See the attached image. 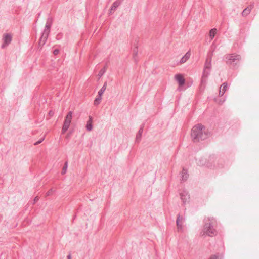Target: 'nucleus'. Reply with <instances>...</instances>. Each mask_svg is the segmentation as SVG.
<instances>
[{
  "label": "nucleus",
  "instance_id": "a211bd4d",
  "mask_svg": "<svg viewBox=\"0 0 259 259\" xmlns=\"http://www.w3.org/2000/svg\"><path fill=\"white\" fill-rule=\"evenodd\" d=\"M119 5H120V2L119 1H117L115 2L113 4V5H112V7L111 8L110 13H111L112 11H114L117 7H118L119 6Z\"/></svg>",
  "mask_w": 259,
  "mask_h": 259
},
{
  "label": "nucleus",
  "instance_id": "4be33fe9",
  "mask_svg": "<svg viewBox=\"0 0 259 259\" xmlns=\"http://www.w3.org/2000/svg\"><path fill=\"white\" fill-rule=\"evenodd\" d=\"M250 10H251L250 8L245 9L242 12L243 15H247L248 14H249L250 13Z\"/></svg>",
  "mask_w": 259,
  "mask_h": 259
},
{
  "label": "nucleus",
  "instance_id": "dca6fc26",
  "mask_svg": "<svg viewBox=\"0 0 259 259\" xmlns=\"http://www.w3.org/2000/svg\"><path fill=\"white\" fill-rule=\"evenodd\" d=\"M217 32V29L216 28L211 29L209 31V36L211 40L213 39L215 37Z\"/></svg>",
  "mask_w": 259,
  "mask_h": 259
},
{
  "label": "nucleus",
  "instance_id": "9d476101",
  "mask_svg": "<svg viewBox=\"0 0 259 259\" xmlns=\"http://www.w3.org/2000/svg\"><path fill=\"white\" fill-rule=\"evenodd\" d=\"M228 85L226 82H224L222 84V85L221 86L220 88L219 91V96H222L225 92H226L227 88Z\"/></svg>",
  "mask_w": 259,
  "mask_h": 259
},
{
  "label": "nucleus",
  "instance_id": "5701e85b",
  "mask_svg": "<svg viewBox=\"0 0 259 259\" xmlns=\"http://www.w3.org/2000/svg\"><path fill=\"white\" fill-rule=\"evenodd\" d=\"M206 81H207V77L204 76H202V78H201V84H205L206 83Z\"/></svg>",
  "mask_w": 259,
  "mask_h": 259
},
{
  "label": "nucleus",
  "instance_id": "9b49d317",
  "mask_svg": "<svg viewBox=\"0 0 259 259\" xmlns=\"http://www.w3.org/2000/svg\"><path fill=\"white\" fill-rule=\"evenodd\" d=\"M180 195L181 198L184 203H185L189 199V196L188 195V193L186 191H184L181 193Z\"/></svg>",
  "mask_w": 259,
  "mask_h": 259
},
{
  "label": "nucleus",
  "instance_id": "f8f14e48",
  "mask_svg": "<svg viewBox=\"0 0 259 259\" xmlns=\"http://www.w3.org/2000/svg\"><path fill=\"white\" fill-rule=\"evenodd\" d=\"M191 56L190 51L187 52L185 55L181 58L180 63L181 64L185 63L188 60Z\"/></svg>",
  "mask_w": 259,
  "mask_h": 259
},
{
  "label": "nucleus",
  "instance_id": "f257e3e1",
  "mask_svg": "<svg viewBox=\"0 0 259 259\" xmlns=\"http://www.w3.org/2000/svg\"><path fill=\"white\" fill-rule=\"evenodd\" d=\"M191 137L194 142L206 139L209 136V133L205 127L201 124H198L192 129Z\"/></svg>",
  "mask_w": 259,
  "mask_h": 259
},
{
  "label": "nucleus",
  "instance_id": "0eeeda50",
  "mask_svg": "<svg viewBox=\"0 0 259 259\" xmlns=\"http://www.w3.org/2000/svg\"><path fill=\"white\" fill-rule=\"evenodd\" d=\"M4 44L2 47L4 48L9 44L12 40V35L10 34H5L3 36Z\"/></svg>",
  "mask_w": 259,
  "mask_h": 259
},
{
  "label": "nucleus",
  "instance_id": "6ab92c4d",
  "mask_svg": "<svg viewBox=\"0 0 259 259\" xmlns=\"http://www.w3.org/2000/svg\"><path fill=\"white\" fill-rule=\"evenodd\" d=\"M107 68L106 66H104V67L102 69H101V70L99 71V73L98 74L99 78L101 77L104 74Z\"/></svg>",
  "mask_w": 259,
  "mask_h": 259
},
{
  "label": "nucleus",
  "instance_id": "c85d7f7f",
  "mask_svg": "<svg viewBox=\"0 0 259 259\" xmlns=\"http://www.w3.org/2000/svg\"><path fill=\"white\" fill-rule=\"evenodd\" d=\"M53 112L52 111H50L49 112V114L50 116H52L53 115Z\"/></svg>",
  "mask_w": 259,
  "mask_h": 259
},
{
  "label": "nucleus",
  "instance_id": "423d86ee",
  "mask_svg": "<svg viewBox=\"0 0 259 259\" xmlns=\"http://www.w3.org/2000/svg\"><path fill=\"white\" fill-rule=\"evenodd\" d=\"M47 29L44 30V33L42 34L40 40H39V45L41 46L44 45L48 38V36L49 33V28L47 26Z\"/></svg>",
  "mask_w": 259,
  "mask_h": 259
},
{
  "label": "nucleus",
  "instance_id": "f03ea898",
  "mask_svg": "<svg viewBox=\"0 0 259 259\" xmlns=\"http://www.w3.org/2000/svg\"><path fill=\"white\" fill-rule=\"evenodd\" d=\"M204 227L202 235H206L213 237L217 234V231L215 228L216 221L213 217H207L204 219Z\"/></svg>",
  "mask_w": 259,
  "mask_h": 259
},
{
  "label": "nucleus",
  "instance_id": "393cba45",
  "mask_svg": "<svg viewBox=\"0 0 259 259\" xmlns=\"http://www.w3.org/2000/svg\"><path fill=\"white\" fill-rule=\"evenodd\" d=\"M221 256L218 255H212L210 259H221Z\"/></svg>",
  "mask_w": 259,
  "mask_h": 259
},
{
  "label": "nucleus",
  "instance_id": "20e7f679",
  "mask_svg": "<svg viewBox=\"0 0 259 259\" xmlns=\"http://www.w3.org/2000/svg\"><path fill=\"white\" fill-rule=\"evenodd\" d=\"M175 80L178 82L179 84L178 90L182 91L185 90L187 88L190 87L191 84H188L186 88H183V86L185 83V79L184 77L181 74H177L175 76Z\"/></svg>",
  "mask_w": 259,
  "mask_h": 259
},
{
  "label": "nucleus",
  "instance_id": "39448f33",
  "mask_svg": "<svg viewBox=\"0 0 259 259\" xmlns=\"http://www.w3.org/2000/svg\"><path fill=\"white\" fill-rule=\"evenodd\" d=\"M226 58L229 60L232 61V62H230V63H235V64H237L239 63L238 61L241 59V57L238 55L229 54L227 55Z\"/></svg>",
  "mask_w": 259,
  "mask_h": 259
},
{
  "label": "nucleus",
  "instance_id": "7ed1b4c3",
  "mask_svg": "<svg viewBox=\"0 0 259 259\" xmlns=\"http://www.w3.org/2000/svg\"><path fill=\"white\" fill-rule=\"evenodd\" d=\"M72 118V112L69 111L65 117L62 128V134H64L69 128Z\"/></svg>",
  "mask_w": 259,
  "mask_h": 259
},
{
  "label": "nucleus",
  "instance_id": "1a4fd4ad",
  "mask_svg": "<svg viewBox=\"0 0 259 259\" xmlns=\"http://www.w3.org/2000/svg\"><path fill=\"white\" fill-rule=\"evenodd\" d=\"M93 118L91 116H89V120L87 122L86 129L88 131H91L93 130Z\"/></svg>",
  "mask_w": 259,
  "mask_h": 259
},
{
  "label": "nucleus",
  "instance_id": "bb28decb",
  "mask_svg": "<svg viewBox=\"0 0 259 259\" xmlns=\"http://www.w3.org/2000/svg\"><path fill=\"white\" fill-rule=\"evenodd\" d=\"M59 52V50L58 49H55L54 52H53V54L55 55H57Z\"/></svg>",
  "mask_w": 259,
  "mask_h": 259
},
{
  "label": "nucleus",
  "instance_id": "a878e982",
  "mask_svg": "<svg viewBox=\"0 0 259 259\" xmlns=\"http://www.w3.org/2000/svg\"><path fill=\"white\" fill-rule=\"evenodd\" d=\"M44 140V138H41V139H40L39 141H37L36 142H35L34 143V145H37L39 144H40V143H41L42 142V141Z\"/></svg>",
  "mask_w": 259,
  "mask_h": 259
},
{
  "label": "nucleus",
  "instance_id": "2eb2a0df",
  "mask_svg": "<svg viewBox=\"0 0 259 259\" xmlns=\"http://www.w3.org/2000/svg\"><path fill=\"white\" fill-rule=\"evenodd\" d=\"M210 69L211 68L210 66H206V67L204 69L202 76L207 77L209 74Z\"/></svg>",
  "mask_w": 259,
  "mask_h": 259
},
{
  "label": "nucleus",
  "instance_id": "412c9836",
  "mask_svg": "<svg viewBox=\"0 0 259 259\" xmlns=\"http://www.w3.org/2000/svg\"><path fill=\"white\" fill-rule=\"evenodd\" d=\"M68 165L67 162H66L63 167L62 173L63 174H65L67 169Z\"/></svg>",
  "mask_w": 259,
  "mask_h": 259
},
{
  "label": "nucleus",
  "instance_id": "4468645a",
  "mask_svg": "<svg viewBox=\"0 0 259 259\" xmlns=\"http://www.w3.org/2000/svg\"><path fill=\"white\" fill-rule=\"evenodd\" d=\"M188 176L189 175L187 172V170L183 168L181 173L182 181H186L188 179Z\"/></svg>",
  "mask_w": 259,
  "mask_h": 259
},
{
  "label": "nucleus",
  "instance_id": "cd10ccee",
  "mask_svg": "<svg viewBox=\"0 0 259 259\" xmlns=\"http://www.w3.org/2000/svg\"><path fill=\"white\" fill-rule=\"evenodd\" d=\"M39 200V197L38 196H36L34 199V202L36 203Z\"/></svg>",
  "mask_w": 259,
  "mask_h": 259
},
{
  "label": "nucleus",
  "instance_id": "c756f323",
  "mask_svg": "<svg viewBox=\"0 0 259 259\" xmlns=\"http://www.w3.org/2000/svg\"><path fill=\"white\" fill-rule=\"evenodd\" d=\"M67 259H71V255L70 254L67 256Z\"/></svg>",
  "mask_w": 259,
  "mask_h": 259
},
{
  "label": "nucleus",
  "instance_id": "7c9ffc66",
  "mask_svg": "<svg viewBox=\"0 0 259 259\" xmlns=\"http://www.w3.org/2000/svg\"><path fill=\"white\" fill-rule=\"evenodd\" d=\"M135 51V52L136 53H137V49H136V51Z\"/></svg>",
  "mask_w": 259,
  "mask_h": 259
},
{
  "label": "nucleus",
  "instance_id": "b1692460",
  "mask_svg": "<svg viewBox=\"0 0 259 259\" xmlns=\"http://www.w3.org/2000/svg\"><path fill=\"white\" fill-rule=\"evenodd\" d=\"M53 193V191L52 189H50L48 191H47L46 193V196H49L51 195Z\"/></svg>",
  "mask_w": 259,
  "mask_h": 259
},
{
  "label": "nucleus",
  "instance_id": "6e6552de",
  "mask_svg": "<svg viewBox=\"0 0 259 259\" xmlns=\"http://www.w3.org/2000/svg\"><path fill=\"white\" fill-rule=\"evenodd\" d=\"M183 221V218L180 214H179L177 217L176 223L177 226V229L179 231H182L183 229V225L182 222Z\"/></svg>",
  "mask_w": 259,
  "mask_h": 259
},
{
  "label": "nucleus",
  "instance_id": "f3484780",
  "mask_svg": "<svg viewBox=\"0 0 259 259\" xmlns=\"http://www.w3.org/2000/svg\"><path fill=\"white\" fill-rule=\"evenodd\" d=\"M107 87V82H105L103 84V87L101 88V89L99 90L98 92V95L99 96H102L103 93H104L105 91L106 90Z\"/></svg>",
  "mask_w": 259,
  "mask_h": 259
},
{
  "label": "nucleus",
  "instance_id": "aec40b11",
  "mask_svg": "<svg viewBox=\"0 0 259 259\" xmlns=\"http://www.w3.org/2000/svg\"><path fill=\"white\" fill-rule=\"evenodd\" d=\"M101 99L102 96H99L98 95V97H97L94 101V104L95 105H98L100 103Z\"/></svg>",
  "mask_w": 259,
  "mask_h": 259
},
{
  "label": "nucleus",
  "instance_id": "ddd939ff",
  "mask_svg": "<svg viewBox=\"0 0 259 259\" xmlns=\"http://www.w3.org/2000/svg\"><path fill=\"white\" fill-rule=\"evenodd\" d=\"M144 125H142L140 127L138 133L136 135V141L137 142H139L141 140V136L143 132Z\"/></svg>",
  "mask_w": 259,
  "mask_h": 259
}]
</instances>
